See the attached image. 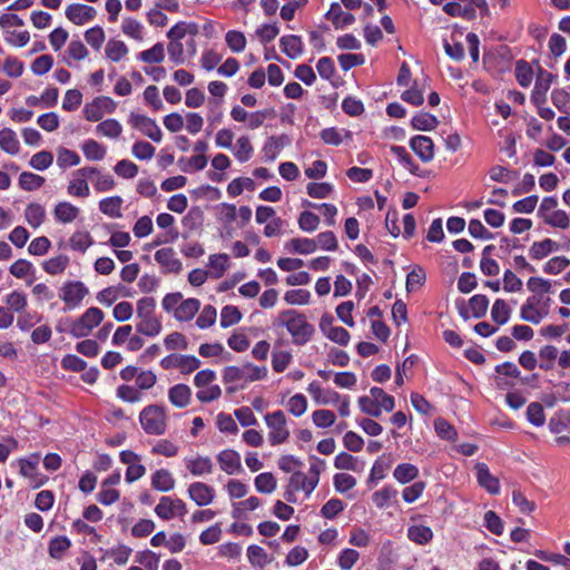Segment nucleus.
<instances>
[{"label": "nucleus", "instance_id": "1", "mask_svg": "<svg viewBox=\"0 0 570 570\" xmlns=\"http://www.w3.org/2000/svg\"><path fill=\"white\" fill-rule=\"evenodd\" d=\"M277 322L278 325L286 327L292 336L293 344L297 346L307 344L315 333L314 325L307 321L303 313L296 309L281 312Z\"/></svg>", "mask_w": 570, "mask_h": 570}, {"label": "nucleus", "instance_id": "2", "mask_svg": "<svg viewBox=\"0 0 570 570\" xmlns=\"http://www.w3.org/2000/svg\"><path fill=\"white\" fill-rule=\"evenodd\" d=\"M155 308L154 297L145 296L137 302V317L140 320L136 325L138 333L154 337L161 332V322L154 316Z\"/></svg>", "mask_w": 570, "mask_h": 570}, {"label": "nucleus", "instance_id": "3", "mask_svg": "<svg viewBox=\"0 0 570 570\" xmlns=\"http://www.w3.org/2000/svg\"><path fill=\"white\" fill-rule=\"evenodd\" d=\"M167 413L164 406L150 404L139 414L141 428L147 434L163 435L167 429Z\"/></svg>", "mask_w": 570, "mask_h": 570}, {"label": "nucleus", "instance_id": "4", "mask_svg": "<svg viewBox=\"0 0 570 570\" xmlns=\"http://www.w3.org/2000/svg\"><path fill=\"white\" fill-rule=\"evenodd\" d=\"M267 375L265 366H256L252 363H246L243 366H227L223 373L225 383H235L244 380L245 382H254L264 379Z\"/></svg>", "mask_w": 570, "mask_h": 570}, {"label": "nucleus", "instance_id": "5", "mask_svg": "<svg viewBox=\"0 0 570 570\" xmlns=\"http://www.w3.org/2000/svg\"><path fill=\"white\" fill-rule=\"evenodd\" d=\"M265 422L269 429L268 441L272 445H278L287 441L289 431L286 426V416L277 410L265 415Z\"/></svg>", "mask_w": 570, "mask_h": 570}, {"label": "nucleus", "instance_id": "6", "mask_svg": "<svg viewBox=\"0 0 570 570\" xmlns=\"http://www.w3.org/2000/svg\"><path fill=\"white\" fill-rule=\"evenodd\" d=\"M104 312L98 307L88 308L78 320L73 321L71 335L80 338L87 336L104 320Z\"/></svg>", "mask_w": 570, "mask_h": 570}, {"label": "nucleus", "instance_id": "7", "mask_svg": "<svg viewBox=\"0 0 570 570\" xmlns=\"http://www.w3.org/2000/svg\"><path fill=\"white\" fill-rule=\"evenodd\" d=\"M456 306L459 314L463 320L466 321L470 318V312L474 318H481L487 314L489 299L485 295L476 294L469 299L468 307L463 299L456 302Z\"/></svg>", "mask_w": 570, "mask_h": 570}, {"label": "nucleus", "instance_id": "8", "mask_svg": "<svg viewBox=\"0 0 570 570\" xmlns=\"http://www.w3.org/2000/svg\"><path fill=\"white\" fill-rule=\"evenodd\" d=\"M89 293L82 282L69 281L61 287L60 298L66 303L68 308L77 307Z\"/></svg>", "mask_w": 570, "mask_h": 570}, {"label": "nucleus", "instance_id": "9", "mask_svg": "<svg viewBox=\"0 0 570 570\" xmlns=\"http://www.w3.org/2000/svg\"><path fill=\"white\" fill-rule=\"evenodd\" d=\"M130 124L155 142L161 141L163 132L154 119L145 115L131 112Z\"/></svg>", "mask_w": 570, "mask_h": 570}, {"label": "nucleus", "instance_id": "10", "mask_svg": "<svg viewBox=\"0 0 570 570\" xmlns=\"http://www.w3.org/2000/svg\"><path fill=\"white\" fill-rule=\"evenodd\" d=\"M554 77L556 76L551 72L544 70L540 66L538 67L537 79L531 95V99L537 106H541L547 101V92Z\"/></svg>", "mask_w": 570, "mask_h": 570}, {"label": "nucleus", "instance_id": "11", "mask_svg": "<svg viewBox=\"0 0 570 570\" xmlns=\"http://www.w3.org/2000/svg\"><path fill=\"white\" fill-rule=\"evenodd\" d=\"M155 261L161 266L165 274H179L183 269V264L175 256V250L171 247L158 249L155 253Z\"/></svg>", "mask_w": 570, "mask_h": 570}, {"label": "nucleus", "instance_id": "12", "mask_svg": "<svg viewBox=\"0 0 570 570\" xmlns=\"http://www.w3.org/2000/svg\"><path fill=\"white\" fill-rule=\"evenodd\" d=\"M96 14L97 11L95 8L81 3L70 4L66 9V17L77 26L91 21Z\"/></svg>", "mask_w": 570, "mask_h": 570}, {"label": "nucleus", "instance_id": "13", "mask_svg": "<svg viewBox=\"0 0 570 570\" xmlns=\"http://www.w3.org/2000/svg\"><path fill=\"white\" fill-rule=\"evenodd\" d=\"M189 498L199 507L208 505L215 498V490L206 483L194 482L188 488Z\"/></svg>", "mask_w": 570, "mask_h": 570}, {"label": "nucleus", "instance_id": "14", "mask_svg": "<svg viewBox=\"0 0 570 570\" xmlns=\"http://www.w3.org/2000/svg\"><path fill=\"white\" fill-rule=\"evenodd\" d=\"M410 147L423 163H428L434 157V144L428 136H414L410 140Z\"/></svg>", "mask_w": 570, "mask_h": 570}, {"label": "nucleus", "instance_id": "15", "mask_svg": "<svg viewBox=\"0 0 570 570\" xmlns=\"http://www.w3.org/2000/svg\"><path fill=\"white\" fill-rule=\"evenodd\" d=\"M288 144L289 138L286 135L268 137L262 149L263 159L268 163L274 161L279 151Z\"/></svg>", "mask_w": 570, "mask_h": 570}, {"label": "nucleus", "instance_id": "16", "mask_svg": "<svg viewBox=\"0 0 570 570\" xmlns=\"http://www.w3.org/2000/svg\"><path fill=\"white\" fill-rule=\"evenodd\" d=\"M475 470L478 483L490 494H498L500 492V481L490 473L488 465L485 463H478Z\"/></svg>", "mask_w": 570, "mask_h": 570}, {"label": "nucleus", "instance_id": "17", "mask_svg": "<svg viewBox=\"0 0 570 570\" xmlns=\"http://www.w3.org/2000/svg\"><path fill=\"white\" fill-rule=\"evenodd\" d=\"M307 391L317 404H334L341 401L337 392L323 390L317 382L309 383Z\"/></svg>", "mask_w": 570, "mask_h": 570}, {"label": "nucleus", "instance_id": "18", "mask_svg": "<svg viewBox=\"0 0 570 570\" xmlns=\"http://www.w3.org/2000/svg\"><path fill=\"white\" fill-rule=\"evenodd\" d=\"M217 461L223 471L227 474H234L242 468L240 456L234 450H224L217 455Z\"/></svg>", "mask_w": 570, "mask_h": 570}, {"label": "nucleus", "instance_id": "19", "mask_svg": "<svg viewBox=\"0 0 570 570\" xmlns=\"http://www.w3.org/2000/svg\"><path fill=\"white\" fill-rule=\"evenodd\" d=\"M282 51L291 59H296L303 53V41L299 36H283L279 40Z\"/></svg>", "mask_w": 570, "mask_h": 570}, {"label": "nucleus", "instance_id": "20", "mask_svg": "<svg viewBox=\"0 0 570 570\" xmlns=\"http://www.w3.org/2000/svg\"><path fill=\"white\" fill-rule=\"evenodd\" d=\"M326 19L331 20L336 29L352 24L355 21V17L350 12L343 11L338 3L331 4Z\"/></svg>", "mask_w": 570, "mask_h": 570}, {"label": "nucleus", "instance_id": "21", "mask_svg": "<svg viewBox=\"0 0 570 570\" xmlns=\"http://www.w3.org/2000/svg\"><path fill=\"white\" fill-rule=\"evenodd\" d=\"M168 397L177 407H185L190 403L191 390L186 384H176L169 389Z\"/></svg>", "mask_w": 570, "mask_h": 570}, {"label": "nucleus", "instance_id": "22", "mask_svg": "<svg viewBox=\"0 0 570 570\" xmlns=\"http://www.w3.org/2000/svg\"><path fill=\"white\" fill-rule=\"evenodd\" d=\"M200 302L197 298H188L181 301L179 306L175 309V318L180 322L190 321L199 311Z\"/></svg>", "mask_w": 570, "mask_h": 570}, {"label": "nucleus", "instance_id": "23", "mask_svg": "<svg viewBox=\"0 0 570 570\" xmlns=\"http://www.w3.org/2000/svg\"><path fill=\"white\" fill-rule=\"evenodd\" d=\"M151 485L158 491L168 492L174 489L175 480L168 470L160 469L153 474Z\"/></svg>", "mask_w": 570, "mask_h": 570}, {"label": "nucleus", "instance_id": "24", "mask_svg": "<svg viewBox=\"0 0 570 570\" xmlns=\"http://www.w3.org/2000/svg\"><path fill=\"white\" fill-rule=\"evenodd\" d=\"M285 249L292 253L307 255L316 250V242L311 238H292L285 244Z\"/></svg>", "mask_w": 570, "mask_h": 570}, {"label": "nucleus", "instance_id": "25", "mask_svg": "<svg viewBox=\"0 0 570 570\" xmlns=\"http://www.w3.org/2000/svg\"><path fill=\"white\" fill-rule=\"evenodd\" d=\"M407 538L416 544L424 546L433 539V531L428 525H411L407 529Z\"/></svg>", "mask_w": 570, "mask_h": 570}, {"label": "nucleus", "instance_id": "26", "mask_svg": "<svg viewBox=\"0 0 570 570\" xmlns=\"http://www.w3.org/2000/svg\"><path fill=\"white\" fill-rule=\"evenodd\" d=\"M71 547V541L66 535H58L49 541L48 552L52 559L61 560Z\"/></svg>", "mask_w": 570, "mask_h": 570}, {"label": "nucleus", "instance_id": "27", "mask_svg": "<svg viewBox=\"0 0 570 570\" xmlns=\"http://www.w3.org/2000/svg\"><path fill=\"white\" fill-rule=\"evenodd\" d=\"M53 214L57 220L67 224L77 218L79 208L68 202H61L56 205Z\"/></svg>", "mask_w": 570, "mask_h": 570}, {"label": "nucleus", "instance_id": "28", "mask_svg": "<svg viewBox=\"0 0 570 570\" xmlns=\"http://www.w3.org/2000/svg\"><path fill=\"white\" fill-rule=\"evenodd\" d=\"M188 471L196 476L212 473L213 462L208 456H197L196 459H189L186 461Z\"/></svg>", "mask_w": 570, "mask_h": 570}, {"label": "nucleus", "instance_id": "29", "mask_svg": "<svg viewBox=\"0 0 570 570\" xmlns=\"http://www.w3.org/2000/svg\"><path fill=\"white\" fill-rule=\"evenodd\" d=\"M0 148L10 155L19 153V140L12 129L3 128L0 130Z\"/></svg>", "mask_w": 570, "mask_h": 570}, {"label": "nucleus", "instance_id": "30", "mask_svg": "<svg viewBox=\"0 0 570 570\" xmlns=\"http://www.w3.org/2000/svg\"><path fill=\"white\" fill-rule=\"evenodd\" d=\"M24 218L31 227H39L46 218L45 207L38 203L29 204L24 210Z\"/></svg>", "mask_w": 570, "mask_h": 570}, {"label": "nucleus", "instance_id": "31", "mask_svg": "<svg viewBox=\"0 0 570 570\" xmlns=\"http://www.w3.org/2000/svg\"><path fill=\"white\" fill-rule=\"evenodd\" d=\"M556 249H558V244L550 238H546L541 242H534L529 253L532 259H542Z\"/></svg>", "mask_w": 570, "mask_h": 570}, {"label": "nucleus", "instance_id": "32", "mask_svg": "<svg viewBox=\"0 0 570 570\" xmlns=\"http://www.w3.org/2000/svg\"><path fill=\"white\" fill-rule=\"evenodd\" d=\"M122 205V198L119 196H112L104 198L99 202V209L105 215H108L110 217L119 218L121 217V208Z\"/></svg>", "mask_w": 570, "mask_h": 570}, {"label": "nucleus", "instance_id": "33", "mask_svg": "<svg viewBox=\"0 0 570 570\" xmlns=\"http://www.w3.org/2000/svg\"><path fill=\"white\" fill-rule=\"evenodd\" d=\"M69 265V257L67 255H58L51 257L42 263V268L50 275H58L65 272Z\"/></svg>", "mask_w": 570, "mask_h": 570}, {"label": "nucleus", "instance_id": "34", "mask_svg": "<svg viewBox=\"0 0 570 570\" xmlns=\"http://www.w3.org/2000/svg\"><path fill=\"white\" fill-rule=\"evenodd\" d=\"M411 124L416 130L429 131L439 125V120L429 112H420L412 118Z\"/></svg>", "mask_w": 570, "mask_h": 570}, {"label": "nucleus", "instance_id": "35", "mask_svg": "<svg viewBox=\"0 0 570 570\" xmlns=\"http://www.w3.org/2000/svg\"><path fill=\"white\" fill-rule=\"evenodd\" d=\"M46 179L37 174L23 171L19 176V186L23 190L32 191L39 189L45 184Z\"/></svg>", "mask_w": 570, "mask_h": 570}, {"label": "nucleus", "instance_id": "36", "mask_svg": "<svg viewBox=\"0 0 570 570\" xmlns=\"http://www.w3.org/2000/svg\"><path fill=\"white\" fill-rule=\"evenodd\" d=\"M417 475L419 469L411 463H401L393 472V476L403 484L416 479Z\"/></svg>", "mask_w": 570, "mask_h": 570}, {"label": "nucleus", "instance_id": "37", "mask_svg": "<svg viewBox=\"0 0 570 570\" xmlns=\"http://www.w3.org/2000/svg\"><path fill=\"white\" fill-rule=\"evenodd\" d=\"M510 314H511V308L509 307L507 302L502 298H498L494 302L492 309H491L492 320L497 324L503 325L509 321Z\"/></svg>", "mask_w": 570, "mask_h": 570}, {"label": "nucleus", "instance_id": "38", "mask_svg": "<svg viewBox=\"0 0 570 570\" xmlns=\"http://www.w3.org/2000/svg\"><path fill=\"white\" fill-rule=\"evenodd\" d=\"M360 560V552L352 548L343 549L337 557V564L341 570H352Z\"/></svg>", "mask_w": 570, "mask_h": 570}, {"label": "nucleus", "instance_id": "39", "mask_svg": "<svg viewBox=\"0 0 570 570\" xmlns=\"http://www.w3.org/2000/svg\"><path fill=\"white\" fill-rule=\"evenodd\" d=\"M548 315L547 309H540L539 307H531L528 304H523L520 309V317L532 324H539Z\"/></svg>", "mask_w": 570, "mask_h": 570}, {"label": "nucleus", "instance_id": "40", "mask_svg": "<svg viewBox=\"0 0 570 570\" xmlns=\"http://www.w3.org/2000/svg\"><path fill=\"white\" fill-rule=\"evenodd\" d=\"M128 53L125 42L111 39L106 46V56L112 61H120Z\"/></svg>", "mask_w": 570, "mask_h": 570}, {"label": "nucleus", "instance_id": "41", "mask_svg": "<svg viewBox=\"0 0 570 570\" xmlns=\"http://www.w3.org/2000/svg\"><path fill=\"white\" fill-rule=\"evenodd\" d=\"M82 151L89 160H101L106 155V148L94 139L83 142Z\"/></svg>", "mask_w": 570, "mask_h": 570}, {"label": "nucleus", "instance_id": "42", "mask_svg": "<svg viewBox=\"0 0 570 570\" xmlns=\"http://www.w3.org/2000/svg\"><path fill=\"white\" fill-rule=\"evenodd\" d=\"M27 303V295L20 291H13L6 297L7 307L10 308L11 312H24Z\"/></svg>", "mask_w": 570, "mask_h": 570}, {"label": "nucleus", "instance_id": "43", "mask_svg": "<svg viewBox=\"0 0 570 570\" xmlns=\"http://www.w3.org/2000/svg\"><path fill=\"white\" fill-rule=\"evenodd\" d=\"M138 58L146 63H159L165 59L164 45L157 42L150 49L141 51Z\"/></svg>", "mask_w": 570, "mask_h": 570}, {"label": "nucleus", "instance_id": "44", "mask_svg": "<svg viewBox=\"0 0 570 570\" xmlns=\"http://www.w3.org/2000/svg\"><path fill=\"white\" fill-rule=\"evenodd\" d=\"M247 557L249 562L254 567L264 568L269 563V559L267 557L266 551L262 547L256 544H252L248 547Z\"/></svg>", "mask_w": 570, "mask_h": 570}, {"label": "nucleus", "instance_id": "45", "mask_svg": "<svg viewBox=\"0 0 570 570\" xmlns=\"http://www.w3.org/2000/svg\"><path fill=\"white\" fill-rule=\"evenodd\" d=\"M242 320V313L238 307L226 305L220 312V326L226 328L237 324Z\"/></svg>", "mask_w": 570, "mask_h": 570}, {"label": "nucleus", "instance_id": "46", "mask_svg": "<svg viewBox=\"0 0 570 570\" xmlns=\"http://www.w3.org/2000/svg\"><path fill=\"white\" fill-rule=\"evenodd\" d=\"M276 485V479L269 472L261 473L255 478V488L261 493H272Z\"/></svg>", "mask_w": 570, "mask_h": 570}, {"label": "nucleus", "instance_id": "47", "mask_svg": "<svg viewBox=\"0 0 570 570\" xmlns=\"http://www.w3.org/2000/svg\"><path fill=\"white\" fill-rule=\"evenodd\" d=\"M97 132L109 137V138H118L121 135L122 127L120 122L116 119H107L100 122L96 127Z\"/></svg>", "mask_w": 570, "mask_h": 570}, {"label": "nucleus", "instance_id": "48", "mask_svg": "<svg viewBox=\"0 0 570 570\" xmlns=\"http://www.w3.org/2000/svg\"><path fill=\"white\" fill-rule=\"evenodd\" d=\"M515 78L521 87H528L530 86L532 78H533V71L531 66L524 61L519 60L515 66Z\"/></svg>", "mask_w": 570, "mask_h": 570}, {"label": "nucleus", "instance_id": "49", "mask_svg": "<svg viewBox=\"0 0 570 570\" xmlns=\"http://www.w3.org/2000/svg\"><path fill=\"white\" fill-rule=\"evenodd\" d=\"M527 419L534 426H542L546 422L543 406L539 402H531L527 407Z\"/></svg>", "mask_w": 570, "mask_h": 570}, {"label": "nucleus", "instance_id": "50", "mask_svg": "<svg viewBox=\"0 0 570 570\" xmlns=\"http://www.w3.org/2000/svg\"><path fill=\"white\" fill-rule=\"evenodd\" d=\"M187 32L191 35H196L197 27L196 24H187L186 22H178L174 27L169 29L167 32V37L173 41H180Z\"/></svg>", "mask_w": 570, "mask_h": 570}, {"label": "nucleus", "instance_id": "51", "mask_svg": "<svg viewBox=\"0 0 570 570\" xmlns=\"http://www.w3.org/2000/svg\"><path fill=\"white\" fill-rule=\"evenodd\" d=\"M225 40L233 52H242L246 47L244 33L237 30H229L225 36Z\"/></svg>", "mask_w": 570, "mask_h": 570}, {"label": "nucleus", "instance_id": "52", "mask_svg": "<svg viewBox=\"0 0 570 570\" xmlns=\"http://www.w3.org/2000/svg\"><path fill=\"white\" fill-rule=\"evenodd\" d=\"M371 396L379 401L380 407L386 412H392L395 406V401L392 395L386 394L383 389L373 386L370 390Z\"/></svg>", "mask_w": 570, "mask_h": 570}, {"label": "nucleus", "instance_id": "53", "mask_svg": "<svg viewBox=\"0 0 570 570\" xmlns=\"http://www.w3.org/2000/svg\"><path fill=\"white\" fill-rule=\"evenodd\" d=\"M92 243L94 240L88 232H76L70 238L71 248L81 253H85Z\"/></svg>", "mask_w": 570, "mask_h": 570}, {"label": "nucleus", "instance_id": "54", "mask_svg": "<svg viewBox=\"0 0 570 570\" xmlns=\"http://www.w3.org/2000/svg\"><path fill=\"white\" fill-rule=\"evenodd\" d=\"M358 405L363 413L368 414L373 417H380L382 414V409L380 407L379 401H376L372 396H361L358 399Z\"/></svg>", "mask_w": 570, "mask_h": 570}, {"label": "nucleus", "instance_id": "55", "mask_svg": "<svg viewBox=\"0 0 570 570\" xmlns=\"http://www.w3.org/2000/svg\"><path fill=\"white\" fill-rule=\"evenodd\" d=\"M391 153L413 174L417 175L419 166L413 161L410 154L402 146H391Z\"/></svg>", "mask_w": 570, "mask_h": 570}, {"label": "nucleus", "instance_id": "56", "mask_svg": "<svg viewBox=\"0 0 570 570\" xmlns=\"http://www.w3.org/2000/svg\"><path fill=\"white\" fill-rule=\"evenodd\" d=\"M131 151L137 159L149 160L154 157L156 149L148 141L140 140L132 145Z\"/></svg>", "mask_w": 570, "mask_h": 570}, {"label": "nucleus", "instance_id": "57", "mask_svg": "<svg viewBox=\"0 0 570 570\" xmlns=\"http://www.w3.org/2000/svg\"><path fill=\"white\" fill-rule=\"evenodd\" d=\"M209 267L215 271L214 277L219 278L228 268L227 254H214L209 256Z\"/></svg>", "mask_w": 570, "mask_h": 570}, {"label": "nucleus", "instance_id": "58", "mask_svg": "<svg viewBox=\"0 0 570 570\" xmlns=\"http://www.w3.org/2000/svg\"><path fill=\"white\" fill-rule=\"evenodd\" d=\"M397 494V491L391 487H384L383 489L376 491L372 495V500L377 508H384L389 504V502L394 499Z\"/></svg>", "mask_w": 570, "mask_h": 570}, {"label": "nucleus", "instance_id": "59", "mask_svg": "<svg viewBox=\"0 0 570 570\" xmlns=\"http://www.w3.org/2000/svg\"><path fill=\"white\" fill-rule=\"evenodd\" d=\"M52 161H53L52 154L50 151L42 150V151L35 154L31 157L29 165L37 170H45L51 166Z\"/></svg>", "mask_w": 570, "mask_h": 570}, {"label": "nucleus", "instance_id": "60", "mask_svg": "<svg viewBox=\"0 0 570 570\" xmlns=\"http://www.w3.org/2000/svg\"><path fill=\"white\" fill-rule=\"evenodd\" d=\"M318 224H320V217L312 212L305 210V212L301 213V215L298 217V226L304 232L311 233V232L316 230L318 227Z\"/></svg>", "mask_w": 570, "mask_h": 570}, {"label": "nucleus", "instance_id": "61", "mask_svg": "<svg viewBox=\"0 0 570 570\" xmlns=\"http://www.w3.org/2000/svg\"><path fill=\"white\" fill-rule=\"evenodd\" d=\"M253 155V147L250 145L249 138L246 136H242L237 139L236 142V151L235 157L242 161H247Z\"/></svg>", "mask_w": 570, "mask_h": 570}, {"label": "nucleus", "instance_id": "62", "mask_svg": "<svg viewBox=\"0 0 570 570\" xmlns=\"http://www.w3.org/2000/svg\"><path fill=\"white\" fill-rule=\"evenodd\" d=\"M306 189L312 198L323 199L331 195L333 186L330 183H309Z\"/></svg>", "mask_w": 570, "mask_h": 570}, {"label": "nucleus", "instance_id": "63", "mask_svg": "<svg viewBox=\"0 0 570 570\" xmlns=\"http://www.w3.org/2000/svg\"><path fill=\"white\" fill-rule=\"evenodd\" d=\"M114 170L118 176L129 179L138 174V166L130 160L122 159L116 164Z\"/></svg>", "mask_w": 570, "mask_h": 570}, {"label": "nucleus", "instance_id": "64", "mask_svg": "<svg viewBox=\"0 0 570 570\" xmlns=\"http://www.w3.org/2000/svg\"><path fill=\"white\" fill-rule=\"evenodd\" d=\"M136 561L147 570H158L159 556L150 550H145L137 554Z\"/></svg>", "mask_w": 570, "mask_h": 570}]
</instances>
